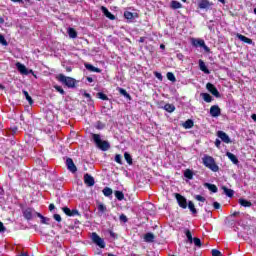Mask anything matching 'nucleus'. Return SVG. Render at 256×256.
I'll use <instances>...</instances> for the list:
<instances>
[{"mask_svg":"<svg viewBox=\"0 0 256 256\" xmlns=\"http://www.w3.org/2000/svg\"><path fill=\"white\" fill-rule=\"evenodd\" d=\"M55 89H56V91L61 93V95H65V90H63V88H61V86H55Z\"/></svg>","mask_w":256,"mask_h":256,"instance_id":"48","label":"nucleus"},{"mask_svg":"<svg viewBox=\"0 0 256 256\" xmlns=\"http://www.w3.org/2000/svg\"><path fill=\"white\" fill-rule=\"evenodd\" d=\"M84 183L88 185V187H93L95 185V178L89 174L84 175Z\"/></svg>","mask_w":256,"mask_h":256,"instance_id":"13","label":"nucleus"},{"mask_svg":"<svg viewBox=\"0 0 256 256\" xmlns=\"http://www.w3.org/2000/svg\"><path fill=\"white\" fill-rule=\"evenodd\" d=\"M110 236H112L113 239H117V234H115L113 231H110Z\"/></svg>","mask_w":256,"mask_h":256,"instance_id":"56","label":"nucleus"},{"mask_svg":"<svg viewBox=\"0 0 256 256\" xmlns=\"http://www.w3.org/2000/svg\"><path fill=\"white\" fill-rule=\"evenodd\" d=\"M237 215H239V212H234V213L232 214V217H237Z\"/></svg>","mask_w":256,"mask_h":256,"instance_id":"62","label":"nucleus"},{"mask_svg":"<svg viewBox=\"0 0 256 256\" xmlns=\"http://www.w3.org/2000/svg\"><path fill=\"white\" fill-rule=\"evenodd\" d=\"M54 219H55V221H58V223H61V215L54 214Z\"/></svg>","mask_w":256,"mask_h":256,"instance_id":"51","label":"nucleus"},{"mask_svg":"<svg viewBox=\"0 0 256 256\" xmlns=\"http://www.w3.org/2000/svg\"><path fill=\"white\" fill-rule=\"evenodd\" d=\"M58 80L61 82V83H64V85H66V87H70V88H73L75 87V79L74 78H71V77H67L63 74H60L58 76Z\"/></svg>","mask_w":256,"mask_h":256,"instance_id":"3","label":"nucleus"},{"mask_svg":"<svg viewBox=\"0 0 256 256\" xmlns=\"http://www.w3.org/2000/svg\"><path fill=\"white\" fill-rule=\"evenodd\" d=\"M218 137L219 139H221V141H223V143H231V138H229V135H227V133L223 132V131H218Z\"/></svg>","mask_w":256,"mask_h":256,"instance_id":"12","label":"nucleus"},{"mask_svg":"<svg viewBox=\"0 0 256 256\" xmlns=\"http://www.w3.org/2000/svg\"><path fill=\"white\" fill-rule=\"evenodd\" d=\"M200 97H202L205 103H211V101H213V97L209 93H201Z\"/></svg>","mask_w":256,"mask_h":256,"instance_id":"21","label":"nucleus"},{"mask_svg":"<svg viewBox=\"0 0 256 256\" xmlns=\"http://www.w3.org/2000/svg\"><path fill=\"white\" fill-rule=\"evenodd\" d=\"M101 11H102V13H104L105 17H107L111 21H115V15H113L111 12H109V10L106 7L102 6Z\"/></svg>","mask_w":256,"mask_h":256,"instance_id":"14","label":"nucleus"},{"mask_svg":"<svg viewBox=\"0 0 256 256\" xmlns=\"http://www.w3.org/2000/svg\"><path fill=\"white\" fill-rule=\"evenodd\" d=\"M67 33H68L70 39H77V31H75V29L68 28Z\"/></svg>","mask_w":256,"mask_h":256,"instance_id":"24","label":"nucleus"},{"mask_svg":"<svg viewBox=\"0 0 256 256\" xmlns=\"http://www.w3.org/2000/svg\"><path fill=\"white\" fill-rule=\"evenodd\" d=\"M62 210L65 213V215H68V217H71V209H69L68 207H64L62 208Z\"/></svg>","mask_w":256,"mask_h":256,"instance_id":"47","label":"nucleus"},{"mask_svg":"<svg viewBox=\"0 0 256 256\" xmlns=\"http://www.w3.org/2000/svg\"><path fill=\"white\" fill-rule=\"evenodd\" d=\"M193 125H194V123H193V120H191V119H188L187 121H185L183 123L184 129H192Z\"/></svg>","mask_w":256,"mask_h":256,"instance_id":"29","label":"nucleus"},{"mask_svg":"<svg viewBox=\"0 0 256 256\" xmlns=\"http://www.w3.org/2000/svg\"><path fill=\"white\" fill-rule=\"evenodd\" d=\"M239 205H241V207H252L253 203H251V201L249 200H245L243 198H240L238 200Z\"/></svg>","mask_w":256,"mask_h":256,"instance_id":"20","label":"nucleus"},{"mask_svg":"<svg viewBox=\"0 0 256 256\" xmlns=\"http://www.w3.org/2000/svg\"><path fill=\"white\" fill-rule=\"evenodd\" d=\"M53 209H55V204H50L49 205V211H53Z\"/></svg>","mask_w":256,"mask_h":256,"instance_id":"58","label":"nucleus"},{"mask_svg":"<svg viewBox=\"0 0 256 256\" xmlns=\"http://www.w3.org/2000/svg\"><path fill=\"white\" fill-rule=\"evenodd\" d=\"M163 109L167 111L168 113H173L175 111V105L173 104H166L164 105Z\"/></svg>","mask_w":256,"mask_h":256,"instance_id":"28","label":"nucleus"},{"mask_svg":"<svg viewBox=\"0 0 256 256\" xmlns=\"http://www.w3.org/2000/svg\"><path fill=\"white\" fill-rule=\"evenodd\" d=\"M16 67L18 69V71L22 74V75H29V73H33V70H28L27 67H25V65L21 64V63H17Z\"/></svg>","mask_w":256,"mask_h":256,"instance_id":"10","label":"nucleus"},{"mask_svg":"<svg viewBox=\"0 0 256 256\" xmlns=\"http://www.w3.org/2000/svg\"><path fill=\"white\" fill-rule=\"evenodd\" d=\"M97 97L98 99H102V101H107V99H109L103 92L97 93Z\"/></svg>","mask_w":256,"mask_h":256,"instance_id":"40","label":"nucleus"},{"mask_svg":"<svg viewBox=\"0 0 256 256\" xmlns=\"http://www.w3.org/2000/svg\"><path fill=\"white\" fill-rule=\"evenodd\" d=\"M206 187H207V189H209V191H211L212 193H217V186H216L215 184L206 183Z\"/></svg>","mask_w":256,"mask_h":256,"instance_id":"35","label":"nucleus"},{"mask_svg":"<svg viewBox=\"0 0 256 256\" xmlns=\"http://www.w3.org/2000/svg\"><path fill=\"white\" fill-rule=\"evenodd\" d=\"M155 76H156V78L159 79L160 81L163 80V76L161 75V73L156 72V73H155Z\"/></svg>","mask_w":256,"mask_h":256,"instance_id":"53","label":"nucleus"},{"mask_svg":"<svg viewBox=\"0 0 256 256\" xmlns=\"http://www.w3.org/2000/svg\"><path fill=\"white\" fill-rule=\"evenodd\" d=\"M37 217H39V219H41V223L43 225H49V218L42 216L41 213H36Z\"/></svg>","mask_w":256,"mask_h":256,"instance_id":"26","label":"nucleus"},{"mask_svg":"<svg viewBox=\"0 0 256 256\" xmlns=\"http://www.w3.org/2000/svg\"><path fill=\"white\" fill-rule=\"evenodd\" d=\"M206 89L209 91V93L214 95V97H217V98L221 97V94L219 93V90H217L215 85H213L211 83H207L206 84Z\"/></svg>","mask_w":256,"mask_h":256,"instance_id":"5","label":"nucleus"},{"mask_svg":"<svg viewBox=\"0 0 256 256\" xmlns=\"http://www.w3.org/2000/svg\"><path fill=\"white\" fill-rule=\"evenodd\" d=\"M221 189L224 191V193L227 197H233V195L235 194V192L233 190L227 188V186H222Z\"/></svg>","mask_w":256,"mask_h":256,"instance_id":"23","label":"nucleus"},{"mask_svg":"<svg viewBox=\"0 0 256 256\" xmlns=\"http://www.w3.org/2000/svg\"><path fill=\"white\" fill-rule=\"evenodd\" d=\"M192 45H194V47H203V49H205V51H209V47H207V45H205V40L192 39Z\"/></svg>","mask_w":256,"mask_h":256,"instance_id":"8","label":"nucleus"},{"mask_svg":"<svg viewBox=\"0 0 256 256\" xmlns=\"http://www.w3.org/2000/svg\"><path fill=\"white\" fill-rule=\"evenodd\" d=\"M145 241L147 243H153L154 239H155V235H153V233H147L144 237Z\"/></svg>","mask_w":256,"mask_h":256,"instance_id":"27","label":"nucleus"},{"mask_svg":"<svg viewBox=\"0 0 256 256\" xmlns=\"http://www.w3.org/2000/svg\"><path fill=\"white\" fill-rule=\"evenodd\" d=\"M7 231V228H5V225H3V222H0V233H5Z\"/></svg>","mask_w":256,"mask_h":256,"instance_id":"49","label":"nucleus"},{"mask_svg":"<svg viewBox=\"0 0 256 256\" xmlns=\"http://www.w3.org/2000/svg\"><path fill=\"white\" fill-rule=\"evenodd\" d=\"M213 207L214 209H221V204H219V202H214Z\"/></svg>","mask_w":256,"mask_h":256,"instance_id":"52","label":"nucleus"},{"mask_svg":"<svg viewBox=\"0 0 256 256\" xmlns=\"http://www.w3.org/2000/svg\"><path fill=\"white\" fill-rule=\"evenodd\" d=\"M166 76L168 81H172L173 83L174 81H176L175 74H173L172 72H168Z\"/></svg>","mask_w":256,"mask_h":256,"instance_id":"38","label":"nucleus"},{"mask_svg":"<svg viewBox=\"0 0 256 256\" xmlns=\"http://www.w3.org/2000/svg\"><path fill=\"white\" fill-rule=\"evenodd\" d=\"M184 177H186V179H193V172L191 170H186L184 172Z\"/></svg>","mask_w":256,"mask_h":256,"instance_id":"37","label":"nucleus"},{"mask_svg":"<svg viewBox=\"0 0 256 256\" xmlns=\"http://www.w3.org/2000/svg\"><path fill=\"white\" fill-rule=\"evenodd\" d=\"M114 195L118 201H123V199H125V194H123L121 191H115Z\"/></svg>","mask_w":256,"mask_h":256,"instance_id":"33","label":"nucleus"},{"mask_svg":"<svg viewBox=\"0 0 256 256\" xmlns=\"http://www.w3.org/2000/svg\"><path fill=\"white\" fill-rule=\"evenodd\" d=\"M71 217H75V215H79V211L77 210H71Z\"/></svg>","mask_w":256,"mask_h":256,"instance_id":"54","label":"nucleus"},{"mask_svg":"<svg viewBox=\"0 0 256 256\" xmlns=\"http://www.w3.org/2000/svg\"><path fill=\"white\" fill-rule=\"evenodd\" d=\"M210 115L211 117H219V115H221V108H219L217 105L211 106Z\"/></svg>","mask_w":256,"mask_h":256,"instance_id":"11","label":"nucleus"},{"mask_svg":"<svg viewBox=\"0 0 256 256\" xmlns=\"http://www.w3.org/2000/svg\"><path fill=\"white\" fill-rule=\"evenodd\" d=\"M237 38L243 43H247L248 45L253 44V40H251V38H247V36H243V34H237Z\"/></svg>","mask_w":256,"mask_h":256,"instance_id":"16","label":"nucleus"},{"mask_svg":"<svg viewBox=\"0 0 256 256\" xmlns=\"http://www.w3.org/2000/svg\"><path fill=\"white\" fill-rule=\"evenodd\" d=\"M215 145H216V147H220L221 146V140L217 139L215 141Z\"/></svg>","mask_w":256,"mask_h":256,"instance_id":"55","label":"nucleus"},{"mask_svg":"<svg viewBox=\"0 0 256 256\" xmlns=\"http://www.w3.org/2000/svg\"><path fill=\"white\" fill-rule=\"evenodd\" d=\"M66 167L68 170L71 171V173L77 172V166H75V163L73 162V159H71V158L66 159Z\"/></svg>","mask_w":256,"mask_h":256,"instance_id":"9","label":"nucleus"},{"mask_svg":"<svg viewBox=\"0 0 256 256\" xmlns=\"http://www.w3.org/2000/svg\"><path fill=\"white\" fill-rule=\"evenodd\" d=\"M37 213L35 210L31 209V208H27L26 210H24L23 215L25 217V219H27L28 221L33 219V217H35V215H37Z\"/></svg>","mask_w":256,"mask_h":256,"instance_id":"7","label":"nucleus"},{"mask_svg":"<svg viewBox=\"0 0 256 256\" xmlns=\"http://www.w3.org/2000/svg\"><path fill=\"white\" fill-rule=\"evenodd\" d=\"M176 200L179 207L182 209H187V199L185 197H183L181 194H176Z\"/></svg>","mask_w":256,"mask_h":256,"instance_id":"6","label":"nucleus"},{"mask_svg":"<svg viewBox=\"0 0 256 256\" xmlns=\"http://www.w3.org/2000/svg\"><path fill=\"white\" fill-rule=\"evenodd\" d=\"M188 208L193 213V215L197 214V209L195 208V204L192 201L188 202Z\"/></svg>","mask_w":256,"mask_h":256,"instance_id":"34","label":"nucleus"},{"mask_svg":"<svg viewBox=\"0 0 256 256\" xmlns=\"http://www.w3.org/2000/svg\"><path fill=\"white\" fill-rule=\"evenodd\" d=\"M91 239L93 243H95V245L100 247V249H105V240H103V238H100L97 233L93 232Z\"/></svg>","mask_w":256,"mask_h":256,"instance_id":"4","label":"nucleus"},{"mask_svg":"<svg viewBox=\"0 0 256 256\" xmlns=\"http://www.w3.org/2000/svg\"><path fill=\"white\" fill-rule=\"evenodd\" d=\"M23 95H24V97L26 98V100L28 101L29 105H31V104L33 103V98H31V97L29 96V92L23 90Z\"/></svg>","mask_w":256,"mask_h":256,"instance_id":"36","label":"nucleus"},{"mask_svg":"<svg viewBox=\"0 0 256 256\" xmlns=\"http://www.w3.org/2000/svg\"><path fill=\"white\" fill-rule=\"evenodd\" d=\"M84 97H86V99H91V94L85 92V93H84Z\"/></svg>","mask_w":256,"mask_h":256,"instance_id":"57","label":"nucleus"},{"mask_svg":"<svg viewBox=\"0 0 256 256\" xmlns=\"http://www.w3.org/2000/svg\"><path fill=\"white\" fill-rule=\"evenodd\" d=\"M85 68L88 70V71H91L92 73H101V69L91 65V64H85Z\"/></svg>","mask_w":256,"mask_h":256,"instance_id":"22","label":"nucleus"},{"mask_svg":"<svg viewBox=\"0 0 256 256\" xmlns=\"http://www.w3.org/2000/svg\"><path fill=\"white\" fill-rule=\"evenodd\" d=\"M186 237L190 243H193L194 238H193V235H191V231L189 230L186 231Z\"/></svg>","mask_w":256,"mask_h":256,"instance_id":"43","label":"nucleus"},{"mask_svg":"<svg viewBox=\"0 0 256 256\" xmlns=\"http://www.w3.org/2000/svg\"><path fill=\"white\" fill-rule=\"evenodd\" d=\"M13 3H23V0H11Z\"/></svg>","mask_w":256,"mask_h":256,"instance_id":"59","label":"nucleus"},{"mask_svg":"<svg viewBox=\"0 0 256 256\" xmlns=\"http://www.w3.org/2000/svg\"><path fill=\"white\" fill-rule=\"evenodd\" d=\"M102 193L105 197H111L113 195V190L109 187H106L103 189Z\"/></svg>","mask_w":256,"mask_h":256,"instance_id":"31","label":"nucleus"},{"mask_svg":"<svg viewBox=\"0 0 256 256\" xmlns=\"http://www.w3.org/2000/svg\"><path fill=\"white\" fill-rule=\"evenodd\" d=\"M124 17H125V19H127L128 21H131V19H133V13H132V12H129V11H126V12H124Z\"/></svg>","mask_w":256,"mask_h":256,"instance_id":"39","label":"nucleus"},{"mask_svg":"<svg viewBox=\"0 0 256 256\" xmlns=\"http://www.w3.org/2000/svg\"><path fill=\"white\" fill-rule=\"evenodd\" d=\"M118 91H119L120 95H123V97H126V99H129V101H131V95H129V93H127V90H125L123 88H118Z\"/></svg>","mask_w":256,"mask_h":256,"instance_id":"30","label":"nucleus"},{"mask_svg":"<svg viewBox=\"0 0 256 256\" xmlns=\"http://www.w3.org/2000/svg\"><path fill=\"white\" fill-rule=\"evenodd\" d=\"M192 241H193L194 245H196V247H201V239L194 238Z\"/></svg>","mask_w":256,"mask_h":256,"instance_id":"45","label":"nucleus"},{"mask_svg":"<svg viewBox=\"0 0 256 256\" xmlns=\"http://www.w3.org/2000/svg\"><path fill=\"white\" fill-rule=\"evenodd\" d=\"M160 48H161V49H165V45L161 44V45H160Z\"/></svg>","mask_w":256,"mask_h":256,"instance_id":"64","label":"nucleus"},{"mask_svg":"<svg viewBox=\"0 0 256 256\" xmlns=\"http://www.w3.org/2000/svg\"><path fill=\"white\" fill-rule=\"evenodd\" d=\"M226 157H228V159H230V161H232L234 165H239V159H237V156H235V154L227 152Z\"/></svg>","mask_w":256,"mask_h":256,"instance_id":"17","label":"nucleus"},{"mask_svg":"<svg viewBox=\"0 0 256 256\" xmlns=\"http://www.w3.org/2000/svg\"><path fill=\"white\" fill-rule=\"evenodd\" d=\"M212 256H223V254L221 253V251H219L217 249H213Z\"/></svg>","mask_w":256,"mask_h":256,"instance_id":"46","label":"nucleus"},{"mask_svg":"<svg viewBox=\"0 0 256 256\" xmlns=\"http://www.w3.org/2000/svg\"><path fill=\"white\" fill-rule=\"evenodd\" d=\"M92 139L96 144V147H98V149H101V151H109V149H111V145L107 141L102 140L101 135L93 134Z\"/></svg>","mask_w":256,"mask_h":256,"instance_id":"2","label":"nucleus"},{"mask_svg":"<svg viewBox=\"0 0 256 256\" xmlns=\"http://www.w3.org/2000/svg\"><path fill=\"white\" fill-rule=\"evenodd\" d=\"M202 163L205 167H207L208 169H210V171H213L214 173H217V171H219V166L217 165V163H215L214 157L204 155V157L202 158Z\"/></svg>","mask_w":256,"mask_h":256,"instance_id":"1","label":"nucleus"},{"mask_svg":"<svg viewBox=\"0 0 256 256\" xmlns=\"http://www.w3.org/2000/svg\"><path fill=\"white\" fill-rule=\"evenodd\" d=\"M120 221H123V223H127V216L125 214L120 215Z\"/></svg>","mask_w":256,"mask_h":256,"instance_id":"50","label":"nucleus"},{"mask_svg":"<svg viewBox=\"0 0 256 256\" xmlns=\"http://www.w3.org/2000/svg\"><path fill=\"white\" fill-rule=\"evenodd\" d=\"M121 159H122L121 155L116 154V156H115L116 163H118L119 165H123V161Z\"/></svg>","mask_w":256,"mask_h":256,"instance_id":"44","label":"nucleus"},{"mask_svg":"<svg viewBox=\"0 0 256 256\" xmlns=\"http://www.w3.org/2000/svg\"><path fill=\"white\" fill-rule=\"evenodd\" d=\"M194 199H196V201H199L200 203H205V201H206L205 197H203L201 195H195Z\"/></svg>","mask_w":256,"mask_h":256,"instance_id":"42","label":"nucleus"},{"mask_svg":"<svg viewBox=\"0 0 256 256\" xmlns=\"http://www.w3.org/2000/svg\"><path fill=\"white\" fill-rule=\"evenodd\" d=\"M0 44L3 45L4 47H7L8 43L7 40L5 39V36L0 34Z\"/></svg>","mask_w":256,"mask_h":256,"instance_id":"41","label":"nucleus"},{"mask_svg":"<svg viewBox=\"0 0 256 256\" xmlns=\"http://www.w3.org/2000/svg\"><path fill=\"white\" fill-rule=\"evenodd\" d=\"M97 209L99 215H104L105 213H107V206H105V204L101 202L98 203Z\"/></svg>","mask_w":256,"mask_h":256,"instance_id":"18","label":"nucleus"},{"mask_svg":"<svg viewBox=\"0 0 256 256\" xmlns=\"http://www.w3.org/2000/svg\"><path fill=\"white\" fill-rule=\"evenodd\" d=\"M3 23H5V19L0 18V24L3 25Z\"/></svg>","mask_w":256,"mask_h":256,"instance_id":"61","label":"nucleus"},{"mask_svg":"<svg viewBox=\"0 0 256 256\" xmlns=\"http://www.w3.org/2000/svg\"><path fill=\"white\" fill-rule=\"evenodd\" d=\"M199 67L200 71H203L206 75H209L211 71L208 70L207 65H205V62L203 60H199Z\"/></svg>","mask_w":256,"mask_h":256,"instance_id":"19","label":"nucleus"},{"mask_svg":"<svg viewBox=\"0 0 256 256\" xmlns=\"http://www.w3.org/2000/svg\"><path fill=\"white\" fill-rule=\"evenodd\" d=\"M124 159L127 161L128 165H133V158H131V154L128 152L124 153Z\"/></svg>","mask_w":256,"mask_h":256,"instance_id":"32","label":"nucleus"},{"mask_svg":"<svg viewBox=\"0 0 256 256\" xmlns=\"http://www.w3.org/2000/svg\"><path fill=\"white\" fill-rule=\"evenodd\" d=\"M171 9H181L183 7V4H181L179 1L173 0L170 4Z\"/></svg>","mask_w":256,"mask_h":256,"instance_id":"25","label":"nucleus"},{"mask_svg":"<svg viewBox=\"0 0 256 256\" xmlns=\"http://www.w3.org/2000/svg\"><path fill=\"white\" fill-rule=\"evenodd\" d=\"M13 133H17V127L13 128Z\"/></svg>","mask_w":256,"mask_h":256,"instance_id":"63","label":"nucleus"},{"mask_svg":"<svg viewBox=\"0 0 256 256\" xmlns=\"http://www.w3.org/2000/svg\"><path fill=\"white\" fill-rule=\"evenodd\" d=\"M199 9H209L211 7V3L208 0H200L198 2Z\"/></svg>","mask_w":256,"mask_h":256,"instance_id":"15","label":"nucleus"},{"mask_svg":"<svg viewBox=\"0 0 256 256\" xmlns=\"http://www.w3.org/2000/svg\"><path fill=\"white\" fill-rule=\"evenodd\" d=\"M251 119H253V121H256V114H252Z\"/></svg>","mask_w":256,"mask_h":256,"instance_id":"60","label":"nucleus"}]
</instances>
